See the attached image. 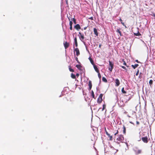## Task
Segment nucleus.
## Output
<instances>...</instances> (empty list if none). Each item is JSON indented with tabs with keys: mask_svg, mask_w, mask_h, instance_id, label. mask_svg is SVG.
<instances>
[{
	"mask_svg": "<svg viewBox=\"0 0 155 155\" xmlns=\"http://www.w3.org/2000/svg\"><path fill=\"white\" fill-rule=\"evenodd\" d=\"M88 59L90 60L91 63L92 64V65H93L94 66V68L95 70V71L97 72V67L96 66L95 64L94 63V62L93 60H92V59L91 58V57H89L88 58Z\"/></svg>",
	"mask_w": 155,
	"mask_h": 155,
	"instance_id": "obj_1",
	"label": "nucleus"
},
{
	"mask_svg": "<svg viewBox=\"0 0 155 155\" xmlns=\"http://www.w3.org/2000/svg\"><path fill=\"white\" fill-rule=\"evenodd\" d=\"M114 67V64L110 61H109V66L108 69L110 71H112Z\"/></svg>",
	"mask_w": 155,
	"mask_h": 155,
	"instance_id": "obj_2",
	"label": "nucleus"
},
{
	"mask_svg": "<svg viewBox=\"0 0 155 155\" xmlns=\"http://www.w3.org/2000/svg\"><path fill=\"white\" fill-rule=\"evenodd\" d=\"M117 140L119 141L122 142L124 140V137L122 135H120L118 136V137L117 138Z\"/></svg>",
	"mask_w": 155,
	"mask_h": 155,
	"instance_id": "obj_3",
	"label": "nucleus"
},
{
	"mask_svg": "<svg viewBox=\"0 0 155 155\" xmlns=\"http://www.w3.org/2000/svg\"><path fill=\"white\" fill-rule=\"evenodd\" d=\"M103 95L102 94H101L99 95V96L98 98L97 99V103H100L101 102L102 99V97H103Z\"/></svg>",
	"mask_w": 155,
	"mask_h": 155,
	"instance_id": "obj_4",
	"label": "nucleus"
},
{
	"mask_svg": "<svg viewBox=\"0 0 155 155\" xmlns=\"http://www.w3.org/2000/svg\"><path fill=\"white\" fill-rule=\"evenodd\" d=\"M64 45L65 49L68 48L69 45V44L67 41L64 42Z\"/></svg>",
	"mask_w": 155,
	"mask_h": 155,
	"instance_id": "obj_5",
	"label": "nucleus"
},
{
	"mask_svg": "<svg viewBox=\"0 0 155 155\" xmlns=\"http://www.w3.org/2000/svg\"><path fill=\"white\" fill-rule=\"evenodd\" d=\"M79 36L80 39L81 41L83 40L84 39V35L80 32H79Z\"/></svg>",
	"mask_w": 155,
	"mask_h": 155,
	"instance_id": "obj_6",
	"label": "nucleus"
},
{
	"mask_svg": "<svg viewBox=\"0 0 155 155\" xmlns=\"http://www.w3.org/2000/svg\"><path fill=\"white\" fill-rule=\"evenodd\" d=\"M74 51L76 52V55L78 56L80 54L78 48H76L74 50Z\"/></svg>",
	"mask_w": 155,
	"mask_h": 155,
	"instance_id": "obj_7",
	"label": "nucleus"
},
{
	"mask_svg": "<svg viewBox=\"0 0 155 155\" xmlns=\"http://www.w3.org/2000/svg\"><path fill=\"white\" fill-rule=\"evenodd\" d=\"M115 86H118L120 84V82L119 80L117 79L115 80Z\"/></svg>",
	"mask_w": 155,
	"mask_h": 155,
	"instance_id": "obj_8",
	"label": "nucleus"
},
{
	"mask_svg": "<svg viewBox=\"0 0 155 155\" xmlns=\"http://www.w3.org/2000/svg\"><path fill=\"white\" fill-rule=\"evenodd\" d=\"M147 137H143L142 138V140H143V141L145 143H147L148 142L147 140Z\"/></svg>",
	"mask_w": 155,
	"mask_h": 155,
	"instance_id": "obj_9",
	"label": "nucleus"
},
{
	"mask_svg": "<svg viewBox=\"0 0 155 155\" xmlns=\"http://www.w3.org/2000/svg\"><path fill=\"white\" fill-rule=\"evenodd\" d=\"M74 27L76 29L78 30L80 29L81 28V27H80V25L78 24H77L76 25L74 26Z\"/></svg>",
	"mask_w": 155,
	"mask_h": 155,
	"instance_id": "obj_10",
	"label": "nucleus"
},
{
	"mask_svg": "<svg viewBox=\"0 0 155 155\" xmlns=\"http://www.w3.org/2000/svg\"><path fill=\"white\" fill-rule=\"evenodd\" d=\"M88 85H89V90H91V88H92V86L91 82L90 81H89Z\"/></svg>",
	"mask_w": 155,
	"mask_h": 155,
	"instance_id": "obj_11",
	"label": "nucleus"
},
{
	"mask_svg": "<svg viewBox=\"0 0 155 155\" xmlns=\"http://www.w3.org/2000/svg\"><path fill=\"white\" fill-rule=\"evenodd\" d=\"M76 67L79 70H81V68L82 67L81 65L77 64L76 65Z\"/></svg>",
	"mask_w": 155,
	"mask_h": 155,
	"instance_id": "obj_12",
	"label": "nucleus"
},
{
	"mask_svg": "<svg viewBox=\"0 0 155 155\" xmlns=\"http://www.w3.org/2000/svg\"><path fill=\"white\" fill-rule=\"evenodd\" d=\"M75 44L76 47L78 46V43L77 41V39L76 37H75L74 39Z\"/></svg>",
	"mask_w": 155,
	"mask_h": 155,
	"instance_id": "obj_13",
	"label": "nucleus"
},
{
	"mask_svg": "<svg viewBox=\"0 0 155 155\" xmlns=\"http://www.w3.org/2000/svg\"><path fill=\"white\" fill-rule=\"evenodd\" d=\"M138 66V64H135L134 65H131V66L134 69H135L136 68H137Z\"/></svg>",
	"mask_w": 155,
	"mask_h": 155,
	"instance_id": "obj_14",
	"label": "nucleus"
},
{
	"mask_svg": "<svg viewBox=\"0 0 155 155\" xmlns=\"http://www.w3.org/2000/svg\"><path fill=\"white\" fill-rule=\"evenodd\" d=\"M71 77L73 79H75L76 78L75 75L73 73L71 74Z\"/></svg>",
	"mask_w": 155,
	"mask_h": 155,
	"instance_id": "obj_15",
	"label": "nucleus"
},
{
	"mask_svg": "<svg viewBox=\"0 0 155 155\" xmlns=\"http://www.w3.org/2000/svg\"><path fill=\"white\" fill-rule=\"evenodd\" d=\"M105 106H105V105L104 104H103V107H102V108H99V110H101V111H103L104 110V108H105Z\"/></svg>",
	"mask_w": 155,
	"mask_h": 155,
	"instance_id": "obj_16",
	"label": "nucleus"
},
{
	"mask_svg": "<svg viewBox=\"0 0 155 155\" xmlns=\"http://www.w3.org/2000/svg\"><path fill=\"white\" fill-rule=\"evenodd\" d=\"M97 74H98V78H99L100 79V81H101V76L100 73H99V72L98 71V70H97Z\"/></svg>",
	"mask_w": 155,
	"mask_h": 155,
	"instance_id": "obj_17",
	"label": "nucleus"
},
{
	"mask_svg": "<svg viewBox=\"0 0 155 155\" xmlns=\"http://www.w3.org/2000/svg\"><path fill=\"white\" fill-rule=\"evenodd\" d=\"M134 34L135 36H140L141 35L139 31H138L137 33H134Z\"/></svg>",
	"mask_w": 155,
	"mask_h": 155,
	"instance_id": "obj_18",
	"label": "nucleus"
},
{
	"mask_svg": "<svg viewBox=\"0 0 155 155\" xmlns=\"http://www.w3.org/2000/svg\"><path fill=\"white\" fill-rule=\"evenodd\" d=\"M68 68H69V70L70 71L72 72H74V70L71 68V66H69L68 67Z\"/></svg>",
	"mask_w": 155,
	"mask_h": 155,
	"instance_id": "obj_19",
	"label": "nucleus"
},
{
	"mask_svg": "<svg viewBox=\"0 0 155 155\" xmlns=\"http://www.w3.org/2000/svg\"><path fill=\"white\" fill-rule=\"evenodd\" d=\"M116 31L117 32L119 33L120 34V36H121L122 35L121 31H120L118 29H117V30Z\"/></svg>",
	"mask_w": 155,
	"mask_h": 155,
	"instance_id": "obj_20",
	"label": "nucleus"
},
{
	"mask_svg": "<svg viewBox=\"0 0 155 155\" xmlns=\"http://www.w3.org/2000/svg\"><path fill=\"white\" fill-rule=\"evenodd\" d=\"M94 34L96 35H97V29L95 28H94Z\"/></svg>",
	"mask_w": 155,
	"mask_h": 155,
	"instance_id": "obj_21",
	"label": "nucleus"
},
{
	"mask_svg": "<svg viewBox=\"0 0 155 155\" xmlns=\"http://www.w3.org/2000/svg\"><path fill=\"white\" fill-rule=\"evenodd\" d=\"M69 20L70 21L69 22V25L70 26H72V24H73V22H72V21H70V19L69 18H68Z\"/></svg>",
	"mask_w": 155,
	"mask_h": 155,
	"instance_id": "obj_22",
	"label": "nucleus"
},
{
	"mask_svg": "<svg viewBox=\"0 0 155 155\" xmlns=\"http://www.w3.org/2000/svg\"><path fill=\"white\" fill-rule=\"evenodd\" d=\"M91 96H92V98H95L94 94V92L93 91H91Z\"/></svg>",
	"mask_w": 155,
	"mask_h": 155,
	"instance_id": "obj_23",
	"label": "nucleus"
},
{
	"mask_svg": "<svg viewBox=\"0 0 155 155\" xmlns=\"http://www.w3.org/2000/svg\"><path fill=\"white\" fill-rule=\"evenodd\" d=\"M103 81L104 82H107V80L104 77H103L102 78Z\"/></svg>",
	"mask_w": 155,
	"mask_h": 155,
	"instance_id": "obj_24",
	"label": "nucleus"
},
{
	"mask_svg": "<svg viewBox=\"0 0 155 155\" xmlns=\"http://www.w3.org/2000/svg\"><path fill=\"white\" fill-rule=\"evenodd\" d=\"M121 91H122V92L124 93V94H126V92L124 90V87H123L122 89V90H121Z\"/></svg>",
	"mask_w": 155,
	"mask_h": 155,
	"instance_id": "obj_25",
	"label": "nucleus"
},
{
	"mask_svg": "<svg viewBox=\"0 0 155 155\" xmlns=\"http://www.w3.org/2000/svg\"><path fill=\"white\" fill-rule=\"evenodd\" d=\"M119 20L121 21V23L124 26L126 27L124 23H123V22H122V20L121 18H120L119 19Z\"/></svg>",
	"mask_w": 155,
	"mask_h": 155,
	"instance_id": "obj_26",
	"label": "nucleus"
},
{
	"mask_svg": "<svg viewBox=\"0 0 155 155\" xmlns=\"http://www.w3.org/2000/svg\"><path fill=\"white\" fill-rule=\"evenodd\" d=\"M149 83L150 85H152L153 84V81L151 80H150L149 81Z\"/></svg>",
	"mask_w": 155,
	"mask_h": 155,
	"instance_id": "obj_27",
	"label": "nucleus"
},
{
	"mask_svg": "<svg viewBox=\"0 0 155 155\" xmlns=\"http://www.w3.org/2000/svg\"><path fill=\"white\" fill-rule=\"evenodd\" d=\"M73 22H74V24H76V20L74 18H73Z\"/></svg>",
	"mask_w": 155,
	"mask_h": 155,
	"instance_id": "obj_28",
	"label": "nucleus"
},
{
	"mask_svg": "<svg viewBox=\"0 0 155 155\" xmlns=\"http://www.w3.org/2000/svg\"><path fill=\"white\" fill-rule=\"evenodd\" d=\"M121 67L122 68H123V69H125V70H126V71H127V69L124 66H121Z\"/></svg>",
	"mask_w": 155,
	"mask_h": 155,
	"instance_id": "obj_29",
	"label": "nucleus"
},
{
	"mask_svg": "<svg viewBox=\"0 0 155 155\" xmlns=\"http://www.w3.org/2000/svg\"><path fill=\"white\" fill-rule=\"evenodd\" d=\"M76 60L77 61V62L78 63H80V62H79V61L78 60V58L77 57H76L75 58Z\"/></svg>",
	"mask_w": 155,
	"mask_h": 155,
	"instance_id": "obj_30",
	"label": "nucleus"
},
{
	"mask_svg": "<svg viewBox=\"0 0 155 155\" xmlns=\"http://www.w3.org/2000/svg\"><path fill=\"white\" fill-rule=\"evenodd\" d=\"M126 132V129L125 127H124V130H123V133L124 134H125Z\"/></svg>",
	"mask_w": 155,
	"mask_h": 155,
	"instance_id": "obj_31",
	"label": "nucleus"
},
{
	"mask_svg": "<svg viewBox=\"0 0 155 155\" xmlns=\"http://www.w3.org/2000/svg\"><path fill=\"white\" fill-rule=\"evenodd\" d=\"M108 137L110 138L109 140H112V136H110H110H109Z\"/></svg>",
	"mask_w": 155,
	"mask_h": 155,
	"instance_id": "obj_32",
	"label": "nucleus"
},
{
	"mask_svg": "<svg viewBox=\"0 0 155 155\" xmlns=\"http://www.w3.org/2000/svg\"><path fill=\"white\" fill-rule=\"evenodd\" d=\"M141 153V150H138L136 152V153Z\"/></svg>",
	"mask_w": 155,
	"mask_h": 155,
	"instance_id": "obj_33",
	"label": "nucleus"
},
{
	"mask_svg": "<svg viewBox=\"0 0 155 155\" xmlns=\"http://www.w3.org/2000/svg\"><path fill=\"white\" fill-rule=\"evenodd\" d=\"M139 70H138V71H137V72L136 74V76H137L139 74Z\"/></svg>",
	"mask_w": 155,
	"mask_h": 155,
	"instance_id": "obj_34",
	"label": "nucleus"
},
{
	"mask_svg": "<svg viewBox=\"0 0 155 155\" xmlns=\"http://www.w3.org/2000/svg\"><path fill=\"white\" fill-rule=\"evenodd\" d=\"M106 134L108 136H110V134L108 133V132H107V131H106Z\"/></svg>",
	"mask_w": 155,
	"mask_h": 155,
	"instance_id": "obj_35",
	"label": "nucleus"
},
{
	"mask_svg": "<svg viewBox=\"0 0 155 155\" xmlns=\"http://www.w3.org/2000/svg\"><path fill=\"white\" fill-rule=\"evenodd\" d=\"M66 1V3L67 5H68V0H65Z\"/></svg>",
	"mask_w": 155,
	"mask_h": 155,
	"instance_id": "obj_36",
	"label": "nucleus"
},
{
	"mask_svg": "<svg viewBox=\"0 0 155 155\" xmlns=\"http://www.w3.org/2000/svg\"><path fill=\"white\" fill-rule=\"evenodd\" d=\"M118 133V131L117 130V132H116V133H115V134H114V135H116Z\"/></svg>",
	"mask_w": 155,
	"mask_h": 155,
	"instance_id": "obj_37",
	"label": "nucleus"
},
{
	"mask_svg": "<svg viewBox=\"0 0 155 155\" xmlns=\"http://www.w3.org/2000/svg\"><path fill=\"white\" fill-rule=\"evenodd\" d=\"M70 29L71 30H72V26H70Z\"/></svg>",
	"mask_w": 155,
	"mask_h": 155,
	"instance_id": "obj_38",
	"label": "nucleus"
},
{
	"mask_svg": "<svg viewBox=\"0 0 155 155\" xmlns=\"http://www.w3.org/2000/svg\"><path fill=\"white\" fill-rule=\"evenodd\" d=\"M76 76L78 77L79 76V74L78 73H77L76 74Z\"/></svg>",
	"mask_w": 155,
	"mask_h": 155,
	"instance_id": "obj_39",
	"label": "nucleus"
},
{
	"mask_svg": "<svg viewBox=\"0 0 155 155\" xmlns=\"http://www.w3.org/2000/svg\"><path fill=\"white\" fill-rule=\"evenodd\" d=\"M124 64L126 66L127 65V64L124 61Z\"/></svg>",
	"mask_w": 155,
	"mask_h": 155,
	"instance_id": "obj_40",
	"label": "nucleus"
},
{
	"mask_svg": "<svg viewBox=\"0 0 155 155\" xmlns=\"http://www.w3.org/2000/svg\"><path fill=\"white\" fill-rule=\"evenodd\" d=\"M136 123H137V125H138V124H139V122L138 121H136Z\"/></svg>",
	"mask_w": 155,
	"mask_h": 155,
	"instance_id": "obj_41",
	"label": "nucleus"
},
{
	"mask_svg": "<svg viewBox=\"0 0 155 155\" xmlns=\"http://www.w3.org/2000/svg\"><path fill=\"white\" fill-rule=\"evenodd\" d=\"M87 27H85L84 28V29L86 30L87 29Z\"/></svg>",
	"mask_w": 155,
	"mask_h": 155,
	"instance_id": "obj_42",
	"label": "nucleus"
},
{
	"mask_svg": "<svg viewBox=\"0 0 155 155\" xmlns=\"http://www.w3.org/2000/svg\"><path fill=\"white\" fill-rule=\"evenodd\" d=\"M89 19H91V20H93V18L92 17H91L89 18Z\"/></svg>",
	"mask_w": 155,
	"mask_h": 155,
	"instance_id": "obj_43",
	"label": "nucleus"
},
{
	"mask_svg": "<svg viewBox=\"0 0 155 155\" xmlns=\"http://www.w3.org/2000/svg\"><path fill=\"white\" fill-rule=\"evenodd\" d=\"M64 99H65V100H67V101H68V99L67 98V97H65V98Z\"/></svg>",
	"mask_w": 155,
	"mask_h": 155,
	"instance_id": "obj_44",
	"label": "nucleus"
},
{
	"mask_svg": "<svg viewBox=\"0 0 155 155\" xmlns=\"http://www.w3.org/2000/svg\"><path fill=\"white\" fill-rule=\"evenodd\" d=\"M153 16H154V17H155V14H153Z\"/></svg>",
	"mask_w": 155,
	"mask_h": 155,
	"instance_id": "obj_45",
	"label": "nucleus"
},
{
	"mask_svg": "<svg viewBox=\"0 0 155 155\" xmlns=\"http://www.w3.org/2000/svg\"><path fill=\"white\" fill-rule=\"evenodd\" d=\"M101 47V45H99V47L100 48V47Z\"/></svg>",
	"mask_w": 155,
	"mask_h": 155,
	"instance_id": "obj_46",
	"label": "nucleus"
},
{
	"mask_svg": "<svg viewBox=\"0 0 155 155\" xmlns=\"http://www.w3.org/2000/svg\"><path fill=\"white\" fill-rule=\"evenodd\" d=\"M127 116H128V117H130V116H129V115H127Z\"/></svg>",
	"mask_w": 155,
	"mask_h": 155,
	"instance_id": "obj_47",
	"label": "nucleus"
},
{
	"mask_svg": "<svg viewBox=\"0 0 155 155\" xmlns=\"http://www.w3.org/2000/svg\"><path fill=\"white\" fill-rule=\"evenodd\" d=\"M136 62H138V61L137 60H136Z\"/></svg>",
	"mask_w": 155,
	"mask_h": 155,
	"instance_id": "obj_48",
	"label": "nucleus"
},
{
	"mask_svg": "<svg viewBox=\"0 0 155 155\" xmlns=\"http://www.w3.org/2000/svg\"><path fill=\"white\" fill-rule=\"evenodd\" d=\"M134 113H135V112L133 111V114Z\"/></svg>",
	"mask_w": 155,
	"mask_h": 155,
	"instance_id": "obj_49",
	"label": "nucleus"
},
{
	"mask_svg": "<svg viewBox=\"0 0 155 155\" xmlns=\"http://www.w3.org/2000/svg\"><path fill=\"white\" fill-rule=\"evenodd\" d=\"M130 123L133 124V123H132V122H130Z\"/></svg>",
	"mask_w": 155,
	"mask_h": 155,
	"instance_id": "obj_50",
	"label": "nucleus"
}]
</instances>
